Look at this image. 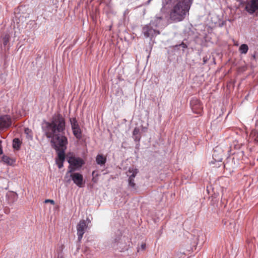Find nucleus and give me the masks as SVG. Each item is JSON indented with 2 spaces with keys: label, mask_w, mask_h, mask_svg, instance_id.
Instances as JSON below:
<instances>
[{
  "label": "nucleus",
  "mask_w": 258,
  "mask_h": 258,
  "mask_svg": "<svg viewBox=\"0 0 258 258\" xmlns=\"http://www.w3.org/2000/svg\"><path fill=\"white\" fill-rule=\"evenodd\" d=\"M66 130L64 118L60 113L54 114L50 121H45L42 131L47 138L50 139L53 148L58 151L56 160L64 161L65 150L68 143L67 138L61 134H64Z\"/></svg>",
  "instance_id": "nucleus-1"
},
{
  "label": "nucleus",
  "mask_w": 258,
  "mask_h": 258,
  "mask_svg": "<svg viewBox=\"0 0 258 258\" xmlns=\"http://www.w3.org/2000/svg\"><path fill=\"white\" fill-rule=\"evenodd\" d=\"M192 0H176L169 13L170 19L175 22L183 20L188 13Z\"/></svg>",
  "instance_id": "nucleus-2"
},
{
  "label": "nucleus",
  "mask_w": 258,
  "mask_h": 258,
  "mask_svg": "<svg viewBox=\"0 0 258 258\" xmlns=\"http://www.w3.org/2000/svg\"><path fill=\"white\" fill-rule=\"evenodd\" d=\"M68 162L70 163V166L68 174L73 172L76 168L81 167L84 164V161L82 159L74 157H70Z\"/></svg>",
  "instance_id": "nucleus-3"
},
{
  "label": "nucleus",
  "mask_w": 258,
  "mask_h": 258,
  "mask_svg": "<svg viewBox=\"0 0 258 258\" xmlns=\"http://www.w3.org/2000/svg\"><path fill=\"white\" fill-rule=\"evenodd\" d=\"M191 108L195 113L201 115L203 112V106L201 101L196 98H193L190 103Z\"/></svg>",
  "instance_id": "nucleus-4"
},
{
  "label": "nucleus",
  "mask_w": 258,
  "mask_h": 258,
  "mask_svg": "<svg viewBox=\"0 0 258 258\" xmlns=\"http://www.w3.org/2000/svg\"><path fill=\"white\" fill-rule=\"evenodd\" d=\"M88 227L87 222L84 220H80L77 226V235L79 241H81L86 229Z\"/></svg>",
  "instance_id": "nucleus-5"
},
{
  "label": "nucleus",
  "mask_w": 258,
  "mask_h": 258,
  "mask_svg": "<svg viewBox=\"0 0 258 258\" xmlns=\"http://www.w3.org/2000/svg\"><path fill=\"white\" fill-rule=\"evenodd\" d=\"M245 9L249 14L254 13L258 10V0H247Z\"/></svg>",
  "instance_id": "nucleus-6"
},
{
  "label": "nucleus",
  "mask_w": 258,
  "mask_h": 258,
  "mask_svg": "<svg viewBox=\"0 0 258 258\" xmlns=\"http://www.w3.org/2000/svg\"><path fill=\"white\" fill-rule=\"evenodd\" d=\"M12 124V119L10 115H4L0 117V130L9 128Z\"/></svg>",
  "instance_id": "nucleus-7"
},
{
  "label": "nucleus",
  "mask_w": 258,
  "mask_h": 258,
  "mask_svg": "<svg viewBox=\"0 0 258 258\" xmlns=\"http://www.w3.org/2000/svg\"><path fill=\"white\" fill-rule=\"evenodd\" d=\"M143 33L146 37H152L160 34L159 31L153 29L149 25H146L143 27Z\"/></svg>",
  "instance_id": "nucleus-8"
},
{
  "label": "nucleus",
  "mask_w": 258,
  "mask_h": 258,
  "mask_svg": "<svg viewBox=\"0 0 258 258\" xmlns=\"http://www.w3.org/2000/svg\"><path fill=\"white\" fill-rule=\"evenodd\" d=\"M70 176L74 182L78 186L82 187L84 184L83 176L79 173H71Z\"/></svg>",
  "instance_id": "nucleus-9"
},
{
  "label": "nucleus",
  "mask_w": 258,
  "mask_h": 258,
  "mask_svg": "<svg viewBox=\"0 0 258 258\" xmlns=\"http://www.w3.org/2000/svg\"><path fill=\"white\" fill-rule=\"evenodd\" d=\"M138 173V170L137 169L132 167L130 168L126 172V174L128 178L134 179Z\"/></svg>",
  "instance_id": "nucleus-10"
},
{
  "label": "nucleus",
  "mask_w": 258,
  "mask_h": 258,
  "mask_svg": "<svg viewBox=\"0 0 258 258\" xmlns=\"http://www.w3.org/2000/svg\"><path fill=\"white\" fill-rule=\"evenodd\" d=\"M96 163L100 165H103L106 162V158L102 154H98L96 158Z\"/></svg>",
  "instance_id": "nucleus-11"
},
{
  "label": "nucleus",
  "mask_w": 258,
  "mask_h": 258,
  "mask_svg": "<svg viewBox=\"0 0 258 258\" xmlns=\"http://www.w3.org/2000/svg\"><path fill=\"white\" fill-rule=\"evenodd\" d=\"M73 131V135L78 140H80L82 137V132L80 128L77 127L74 129H72Z\"/></svg>",
  "instance_id": "nucleus-12"
},
{
  "label": "nucleus",
  "mask_w": 258,
  "mask_h": 258,
  "mask_svg": "<svg viewBox=\"0 0 258 258\" xmlns=\"http://www.w3.org/2000/svg\"><path fill=\"white\" fill-rule=\"evenodd\" d=\"M22 144V142L18 138H15L13 141V147L16 150H19Z\"/></svg>",
  "instance_id": "nucleus-13"
},
{
  "label": "nucleus",
  "mask_w": 258,
  "mask_h": 258,
  "mask_svg": "<svg viewBox=\"0 0 258 258\" xmlns=\"http://www.w3.org/2000/svg\"><path fill=\"white\" fill-rule=\"evenodd\" d=\"M133 135L134 136V140L137 142H139L141 138V136L140 134V129L138 127H135L133 131Z\"/></svg>",
  "instance_id": "nucleus-14"
},
{
  "label": "nucleus",
  "mask_w": 258,
  "mask_h": 258,
  "mask_svg": "<svg viewBox=\"0 0 258 258\" xmlns=\"http://www.w3.org/2000/svg\"><path fill=\"white\" fill-rule=\"evenodd\" d=\"M70 122L72 129L80 127L76 117L70 118Z\"/></svg>",
  "instance_id": "nucleus-15"
},
{
  "label": "nucleus",
  "mask_w": 258,
  "mask_h": 258,
  "mask_svg": "<svg viewBox=\"0 0 258 258\" xmlns=\"http://www.w3.org/2000/svg\"><path fill=\"white\" fill-rule=\"evenodd\" d=\"M2 160L4 162L10 165H13L15 162V161L13 159L6 155L3 156Z\"/></svg>",
  "instance_id": "nucleus-16"
},
{
  "label": "nucleus",
  "mask_w": 258,
  "mask_h": 258,
  "mask_svg": "<svg viewBox=\"0 0 258 258\" xmlns=\"http://www.w3.org/2000/svg\"><path fill=\"white\" fill-rule=\"evenodd\" d=\"M248 50V47L247 44H243L240 45L239 50L241 53L246 54Z\"/></svg>",
  "instance_id": "nucleus-17"
},
{
  "label": "nucleus",
  "mask_w": 258,
  "mask_h": 258,
  "mask_svg": "<svg viewBox=\"0 0 258 258\" xmlns=\"http://www.w3.org/2000/svg\"><path fill=\"white\" fill-rule=\"evenodd\" d=\"M250 137L253 139L254 141L258 143V132L256 130H252L250 133Z\"/></svg>",
  "instance_id": "nucleus-18"
},
{
  "label": "nucleus",
  "mask_w": 258,
  "mask_h": 258,
  "mask_svg": "<svg viewBox=\"0 0 258 258\" xmlns=\"http://www.w3.org/2000/svg\"><path fill=\"white\" fill-rule=\"evenodd\" d=\"M128 186L132 188L136 189V184L135 182V179H132L131 178H128Z\"/></svg>",
  "instance_id": "nucleus-19"
},
{
  "label": "nucleus",
  "mask_w": 258,
  "mask_h": 258,
  "mask_svg": "<svg viewBox=\"0 0 258 258\" xmlns=\"http://www.w3.org/2000/svg\"><path fill=\"white\" fill-rule=\"evenodd\" d=\"M25 133L27 135L29 138L30 139H32V131L28 128H26L25 129Z\"/></svg>",
  "instance_id": "nucleus-20"
},
{
  "label": "nucleus",
  "mask_w": 258,
  "mask_h": 258,
  "mask_svg": "<svg viewBox=\"0 0 258 258\" xmlns=\"http://www.w3.org/2000/svg\"><path fill=\"white\" fill-rule=\"evenodd\" d=\"M217 156V151L215 150L214 151L213 154V157L215 160H217L218 162H222V156L218 157L217 159H216Z\"/></svg>",
  "instance_id": "nucleus-21"
},
{
  "label": "nucleus",
  "mask_w": 258,
  "mask_h": 258,
  "mask_svg": "<svg viewBox=\"0 0 258 258\" xmlns=\"http://www.w3.org/2000/svg\"><path fill=\"white\" fill-rule=\"evenodd\" d=\"M64 161L56 160V163L59 168H61L63 166V162Z\"/></svg>",
  "instance_id": "nucleus-22"
},
{
  "label": "nucleus",
  "mask_w": 258,
  "mask_h": 258,
  "mask_svg": "<svg viewBox=\"0 0 258 258\" xmlns=\"http://www.w3.org/2000/svg\"><path fill=\"white\" fill-rule=\"evenodd\" d=\"M3 154L2 141L0 140V155Z\"/></svg>",
  "instance_id": "nucleus-23"
},
{
  "label": "nucleus",
  "mask_w": 258,
  "mask_h": 258,
  "mask_svg": "<svg viewBox=\"0 0 258 258\" xmlns=\"http://www.w3.org/2000/svg\"><path fill=\"white\" fill-rule=\"evenodd\" d=\"M45 203H50L52 205H54V202L53 200H46L45 201Z\"/></svg>",
  "instance_id": "nucleus-24"
},
{
  "label": "nucleus",
  "mask_w": 258,
  "mask_h": 258,
  "mask_svg": "<svg viewBox=\"0 0 258 258\" xmlns=\"http://www.w3.org/2000/svg\"><path fill=\"white\" fill-rule=\"evenodd\" d=\"M57 258H63V255L61 252L58 253Z\"/></svg>",
  "instance_id": "nucleus-25"
},
{
  "label": "nucleus",
  "mask_w": 258,
  "mask_h": 258,
  "mask_svg": "<svg viewBox=\"0 0 258 258\" xmlns=\"http://www.w3.org/2000/svg\"><path fill=\"white\" fill-rule=\"evenodd\" d=\"M146 247V243H142L141 244V248L142 250H145Z\"/></svg>",
  "instance_id": "nucleus-26"
},
{
  "label": "nucleus",
  "mask_w": 258,
  "mask_h": 258,
  "mask_svg": "<svg viewBox=\"0 0 258 258\" xmlns=\"http://www.w3.org/2000/svg\"><path fill=\"white\" fill-rule=\"evenodd\" d=\"M208 58L207 57H204L203 58V61H204V63H206L208 60Z\"/></svg>",
  "instance_id": "nucleus-27"
},
{
  "label": "nucleus",
  "mask_w": 258,
  "mask_h": 258,
  "mask_svg": "<svg viewBox=\"0 0 258 258\" xmlns=\"http://www.w3.org/2000/svg\"><path fill=\"white\" fill-rule=\"evenodd\" d=\"M6 44H7L6 41H5V42H4V44H5V45H6Z\"/></svg>",
  "instance_id": "nucleus-28"
},
{
  "label": "nucleus",
  "mask_w": 258,
  "mask_h": 258,
  "mask_svg": "<svg viewBox=\"0 0 258 258\" xmlns=\"http://www.w3.org/2000/svg\"><path fill=\"white\" fill-rule=\"evenodd\" d=\"M63 245H61V250L62 249Z\"/></svg>",
  "instance_id": "nucleus-29"
}]
</instances>
